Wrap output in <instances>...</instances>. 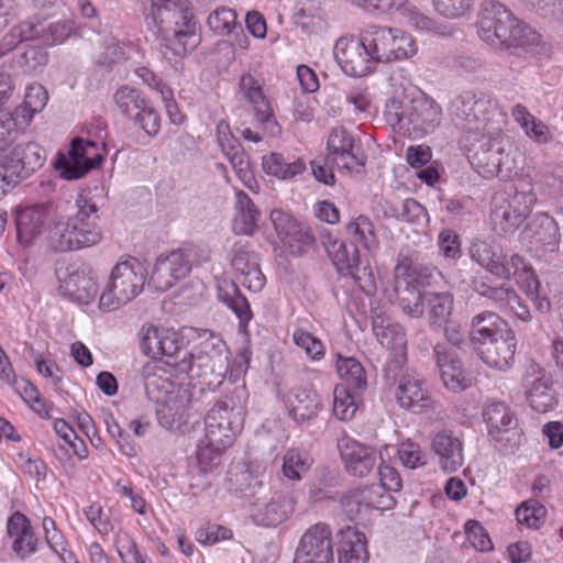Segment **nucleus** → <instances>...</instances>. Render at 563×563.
<instances>
[{
  "label": "nucleus",
  "instance_id": "nucleus-1",
  "mask_svg": "<svg viewBox=\"0 0 563 563\" xmlns=\"http://www.w3.org/2000/svg\"><path fill=\"white\" fill-rule=\"evenodd\" d=\"M150 15L167 60L184 58L200 43L188 0H151Z\"/></svg>",
  "mask_w": 563,
  "mask_h": 563
},
{
  "label": "nucleus",
  "instance_id": "nucleus-2",
  "mask_svg": "<svg viewBox=\"0 0 563 563\" xmlns=\"http://www.w3.org/2000/svg\"><path fill=\"white\" fill-rule=\"evenodd\" d=\"M76 213L58 216L49 230V243L56 252L77 251L98 244L102 239L101 230L96 225L99 219L98 207L87 196L80 194L76 198Z\"/></svg>",
  "mask_w": 563,
  "mask_h": 563
},
{
  "label": "nucleus",
  "instance_id": "nucleus-3",
  "mask_svg": "<svg viewBox=\"0 0 563 563\" xmlns=\"http://www.w3.org/2000/svg\"><path fill=\"white\" fill-rule=\"evenodd\" d=\"M479 36L483 41L505 49H518L529 45L534 33L520 22L505 5L494 0L482 4Z\"/></svg>",
  "mask_w": 563,
  "mask_h": 563
},
{
  "label": "nucleus",
  "instance_id": "nucleus-44",
  "mask_svg": "<svg viewBox=\"0 0 563 563\" xmlns=\"http://www.w3.org/2000/svg\"><path fill=\"white\" fill-rule=\"evenodd\" d=\"M169 328L154 324H143L139 331L140 346L142 352L153 358L161 361L163 341L168 334Z\"/></svg>",
  "mask_w": 563,
  "mask_h": 563
},
{
  "label": "nucleus",
  "instance_id": "nucleus-31",
  "mask_svg": "<svg viewBox=\"0 0 563 563\" xmlns=\"http://www.w3.org/2000/svg\"><path fill=\"white\" fill-rule=\"evenodd\" d=\"M288 415L295 421H305L317 416L319 410L318 395L309 388L294 387L282 395Z\"/></svg>",
  "mask_w": 563,
  "mask_h": 563
},
{
  "label": "nucleus",
  "instance_id": "nucleus-49",
  "mask_svg": "<svg viewBox=\"0 0 563 563\" xmlns=\"http://www.w3.org/2000/svg\"><path fill=\"white\" fill-rule=\"evenodd\" d=\"M367 561L368 551L365 536L361 532H352L344 542L339 563H367Z\"/></svg>",
  "mask_w": 563,
  "mask_h": 563
},
{
  "label": "nucleus",
  "instance_id": "nucleus-55",
  "mask_svg": "<svg viewBox=\"0 0 563 563\" xmlns=\"http://www.w3.org/2000/svg\"><path fill=\"white\" fill-rule=\"evenodd\" d=\"M408 20L409 23L417 30L431 32L441 36L453 35V27L451 25L439 23L419 11L410 10Z\"/></svg>",
  "mask_w": 563,
  "mask_h": 563
},
{
  "label": "nucleus",
  "instance_id": "nucleus-56",
  "mask_svg": "<svg viewBox=\"0 0 563 563\" xmlns=\"http://www.w3.org/2000/svg\"><path fill=\"white\" fill-rule=\"evenodd\" d=\"M235 20L236 14L232 9L221 7L209 14L207 24L216 33L229 34L235 25Z\"/></svg>",
  "mask_w": 563,
  "mask_h": 563
},
{
  "label": "nucleus",
  "instance_id": "nucleus-10",
  "mask_svg": "<svg viewBox=\"0 0 563 563\" xmlns=\"http://www.w3.org/2000/svg\"><path fill=\"white\" fill-rule=\"evenodd\" d=\"M327 252L340 274L350 276L362 291H375V278L369 263L362 260L353 242L335 240L327 246Z\"/></svg>",
  "mask_w": 563,
  "mask_h": 563
},
{
  "label": "nucleus",
  "instance_id": "nucleus-47",
  "mask_svg": "<svg viewBox=\"0 0 563 563\" xmlns=\"http://www.w3.org/2000/svg\"><path fill=\"white\" fill-rule=\"evenodd\" d=\"M347 233L353 236L362 246L371 252L377 249L378 240L375 234L373 222L365 216H360L346 225Z\"/></svg>",
  "mask_w": 563,
  "mask_h": 563
},
{
  "label": "nucleus",
  "instance_id": "nucleus-8",
  "mask_svg": "<svg viewBox=\"0 0 563 563\" xmlns=\"http://www.w3.org/2000/svg\"><path fill=\"white\" fill-rule=\"evenodd\" d=\"M199 338L200 343L192 352L188 351L186 363L189 368L187 373H190L191 377L222 378L229 367V351L224 341L210 330H202Z\"/></svg>",
  "mask_w": 563,
  "mask_h": 563
},
{
  "label": "nucleus",
  "instance_id": "nucleus-57",
  "mask_svg": "<svg viewBox=\"0 0 563 563\" xmlns=\"http://www.w3.org/2000/svg\"><path fill=\"white\" fill-rule=\"evenodd\" d=\"M294 343L305 351L311 360H321L324 356V346L322 342L311 333L298 329L292 334Z\"/></svg>",
  "mask_w": 563,
  "mask_h": 563
},
{
  "label": "nucleus",
  "instance_id": "nucleus-39",
  "mask_svg": "<svg viewBox=\"0 0 563 563\" xmlns=\"http://www.w3.org/2000/svg\"><path fill=\"white\" fill-rule=\"evenodd\" d=\"M163 341L162 358L165 364L174 367L178 373H187L189 365L186 363L188 351L184 336L173 328Z\"/></svg>",
  "mask_w": 563,
  "mask_h": 563
},
{
  "label": "nucleus",
  "instance_id": "nucleus-58",
  "mask_svg": "<svg viewBox=\"0 0 563 563\" xmlns=\"http://www.w3.org/2000/svg\"><path fill=\"white\" fill-rule=\"evenodd\" d=\"M227 448L218 446L205 435L197 450L198 464L202 471L208 472L218 465L220 457Z\"/></svg>",
  "mask_w": 563,
  "mask_h": 563
},
{
  "label": "nucleus",
  "instance_id": "nucleus-35",
  "mask_svg": "<svg viewBox=\"0 0 563 563\" xmlns=\"http://www.w3.org/2000/svg\"><path fill=\"white\" fill-rule=\"evenodd\" d=\"M426 317L429 327L440 331L452 319L454 296L450 291H424Z\"/></svg>",
  "mask_w": 563,
  "mask_h": 563
},
{
  "label": "nucleus",
  "instance_id": "nucleus-7",
  "mask_svg": "<svg viewBox=\"0 0 563 563\" xmlns=\"http://www.w3.org/2000/svg\"><path fill=\"white\" fill-rule=\"evenodd\" d=\"M450 111L455 123L468 132L498 135L501 131L500 128H489V114L495 111V106L484 92H462L451 101Z\"/></svg>",
  "mask_w": 563,
  "mask_h": 563
},
{
  "label": "nucleus",
  "instance_id": "nucleus-53",
  "mask_svg": "<svg viewBox=\"0 0 563 563\" xmlns=\"http://www.w3.org/2000/svg\"><path fill=\"white\" fill-rule=\"evenodd\" d=\"M48 62L47 51L40 45H26L19 55L16 63L24 73H36L42 70Z\"/></svg>",
  "mask_w": 563,
  "mask_h": 563
},
{
  "label": "nucleus",
  "instance_id": "nucleus-41",
  "mask_svg": "<svg viewBox=\"0 0 563 563\" xmlns=\"http://www.w3.org/2000/svg\"><path fill=\"white\" fill-rule=\"evenodd\" d=\"M470 256L481 267L494 274L495 266L504 258V250L495 241L475 240L470 246Z\"/></svg>",
  "mask_w": 563,
  "mask_h": 563
},
{
  "label": "nucleus",
  "instance_id": "nucleus-22",
  "mask_svg": "<svg viewBox=\"0 0 563 563\" xmlns=\"http://www.w3.org/2000/svg\"><path fill=\"white\" fill-rule=\"evenodd\" d=\"M344 468L351 476L366 477L377 466L375 448L346 438L339 445Z\"/></svg>",
  "mask_w": 563,
  "mask_h": 563
},
{
  "label": "nucleus",
  "instance_id": "nucleus-62",
  "mask_svg": "<svg viewBox=\"0 0 563 563\" xmlns=\"http://www.w3.org/2000/svg\"><path fill=\"white\" fill-rule=\"evenodd\" d=\"M229 162L231 163V166H232L234 173L236 174L239 179L242 181V184L245 187H247L250 190H252L253 192H257L258 191V183L255 179V177L251 170L250 162H249V157H247L246 153L243 152L239 156H235V157L233 156V158H231Z\"/></svg>",
  "mask_w": 563,
  "mask_h": 563
},
{
  "label": "nucleus",
  "instance_id": "nucleus-30",
  "mask_svg": "<svg viewBox=\"0 0 563 563\" xmlns=\"http://www.w3.org/2000/svg\"><path fill=\"white\" fill-rule=\"evenodd\" d=\"M495 135L484 134L472 154V164L484 177H493L500 172L504 150Z\"/></svg>",
  "mask_w": 563,
  "mask_h": 563
},
{
  "label": "nucleus",
  "instance_id": "nucleus-54",
  "mask_svg": "<svg viewBox=\"0 0 563 563\" xmlns=\"http://www.w3.org/2000/svg\"><path fill=\"white\" fill-rule=\"evenodd\" d=\"M178 280V277H176L164 255H159L151 274L150 284H152L158 291H166Z\"/></svg>",
  "mask_w": 563,
  "mask_h": 563
},
{
  "label": "nucleus",
  "instance_id": "nucleus-51",
  "mask_svg": "<svg viewBox=\"0 0 563 563\" xmlns=\"http://www.w3.org/2000/svg\"><path fill=\"white\" fill-rule=\"evenodd\" d=\"M358 390L349 389L343 385L336 386L333 391V413L340 420H350L353 418L357 404L355 400Z\"/></svg>",
  "mask_w": 563,
  "mask_h": 563
},
{
  "label": "nucleus",
  "instance_id": "nucleus-13",
  "mask_svg": "<svg viewBox=\"0 0 563 563\" xmlns=\"http://www.w3.org/2000/svg\"><path fill=\"white\" fill-rule=\"evenodd\" d=\"M249 496L252 498V518L256 525L275 527L286 520L294 510L291 500L280 493H272L258 479H254Z\"/></svg>",
  "mask_w": 563,
  "mask_h": 563
},
{
  "label": "nucleus",
  "instance_id": "nucleus-45",
  "mask_svg": "<svg viewBox=\"0 0 563 563\" xmlns=\"http://www.w3.org/2000/svg\"><path fill=\"white\" fill-rule=\"evenodd\" d=\"M336 371L349 389L363 390L367 383L362 364L354 357H340L336 362Z\"/></svg>",
  "mask_w": 563,
  "mask_h": 563
},
{
  "label": "nucleus",
  "instance_id": "nucleus-26",
  "mask_svg": "<svg viewBox=\"0 0 563 563\" xmlns=\"http://www.w3.org/2000/svg\"><path fill=\"white\" fill-rule=\"evenodd\" d=\"M431 449L443 471L456 472L463 465V443L452 431L437 432L432 437Z\"/></svg>",
  "mask_w": 563,
  "mask_h": 563
},
{
  "label": "nucleus",
  "instance_id": "nucleus-11",
  "mask_svg": "<svg viewBox=\"0 0 563 563\" xmlns=\"http://www.w3.org/2000/svg\"><path fill=\"white\" fill-rule=\"evenodd\" d=\"M365 38L378 64L408 58L417 53L413 38L399 29L371 25L365 29Z\"/></svg>",
  "mask_w": 563,
  "mask_h": 563
},
{
  "label": "nucleus",
  "instance_id": "nucleus-15",
  "mask_svg": "<svg viewBox=\"0 0 563 563\" xmlns=\"http://www.w3.org/2000/svg\"><path fill=\"white\" fill-rule=\"evenodd\" d=\"M120 112L142 129L148 136H155L161 130V118L155 109L134 88L123 86L113 96Z\"/></svg>",
  "mask_w": 563,
  "mask_h": 563
},
{
  "label": "nucleus",
  "instance_id": "nucleus-6",
  "mask_svg": "<svg viewBox=\"0 0 563 563\" xmlns=\"http://www.w3.org/2000/svg\"><path fill=\"white\" fill-rule=\"evenodd\" d=\"M146 269L136 258L119 262L111 271L106 289L100 296V308L113 311L132 301L145 285Z\"/></svg>",
  "mask_w": 563,
  "mask_h": 563
},
{
  "label": "nucleus",
  "instance_id": "nucleus-19",
  "mask_svg": "<svg viewBox=\"0 0 563 563\" xmlns=\"http://www.w3.org/2000/svg\"><path fill=\"white\" fill-rule=\"evenodd\" d=\"M271 220L283 245L289 253L299 256L307 246L314 242V238L303 223L297 222L289 213L282 210H273Z\"/></svg>",
  "mask_w": 563,
  "mask_h": 563
},
{
  "label": "nucleus",
  "instance_id": "nucleus-16",
  "mask_svg": "<svg viewBox=\"0 0 563 563\" xmlns=\"http://www.w3.org/2000/svg\"><path fill=\"white\" fill-rule=\"evenodd\" d=\"M97 145L91 141L75 139L70 144L68 157L60 154L56 161V168L65 179H79L90 169L98 168L103 162V155L93 153Z\"/></svg>",
  "mask_w": 563,
  "mask_h": 563
},
{
  "label": "nucleus",
  "instance_id": "nucleus-20",
  "mask_svg": "<svg viewBox=\"0 0 563 563\" xmlns=\"http://www.w3.org/2000/svg\"><path fill=\"white\" fill-rule=\"evenodd\" d=\"M398 405L412 413H423L434 409V400L416 373L404 374L396 390Z\"/></svg>",
  "mask_w": 563,
  "mask_h": 563
},
{
  "label": "nucleus",
  "instance_id": "nucleus-23",
  "mask_svg": "<svg viewBox=\"0 0 563 563\" xmlns=\"http://www.w3.org/2000/svg\"><path fill=\"white\" fill-rule=\"evenodd\" d=\"M2 159L9 165L10 177L21 181L43 166L46 155L37 143L29 142L15 145Z\"/></svg>",
  "mask_w": 563,
  "mask_h": 563
},
{
  "label": "nucleus",
  "instance_id": "nucleus-9",
  "mask_svg": "<svg viewBox=\"0 0 563 563\" xmlns=\"http://www.w3.org/2000/svg\"><path fill=\"white\" fill-rule=\"evenodd\" d=\"M537 200L533 187L520 183L509 199L495 205L490 214L494 231L499 235L514 233L530 216Z\"/></svg>",
  "mask_w": 563,
  "mask_h": 563
},
{
  "label": "nucleus",
  "instance_id": "nucleus-4",
  "mask_svg": "<svg viewBox=\"0 0 563 563\" xmlns=\"http://www.w3.org/2000/svg\"><path fill=\"white\" fill-rule=\"evenodd\" d=\"M245 395L235 389L218 400L205 418L206 437L213 444L222 448L232 445L239 432L243 429L245 419Z\"/></svg>",
  "mask_w": 563,
  "mask_h": 563
},
{
  "label": "nucleus",
  "instance_id": "nucleus-43",
  "mask_svg": "<svg viewBox=\"0 0 563 563\" xmlns=\"http://www.w3.org/2000/svg\"><path fill=\"white\" fill-rule=\"evenodd\" d=\"M474 290L483 298H486L492 305L506 312L510 303L516 301V290L512 287L498 285L493 286L485 282H474Z\"/></svg>",
  "mask_w": 563,
  "mask_h": 563
},
{
  "label": "nucleus",
  "instance_id": "nucleus-21",
  "mask_svg": "<svg viewBox=\"0 0 563 563\" xmlns=\"http://www.w3.org/2000/svg\"><path fill=\"white\" fill-rule=\"evenodd\" d=\"M239 87L243 98L252 106L258 124L271 134H275L278 131V124L260 81L253 75L244 74L240 79Z\"/></svg>",
  "mask_w": 563,
  "mask_h": 563
},
{
  "label": "nucleus",
  "instance_id": "nucleus-34",
  "mask_svg": "<svg viewBox=\"0 0 563 563\" xmlns=\"http://www.w3.org/2000/svg\"><path fill=\"white\" fill-rule=\"evenodd\" d=\"M60 289L64 295L81 305L90 303L98 294L95 279L86 269H75L60 279Z\"/></svg>",
  "mask_w": 563,
  "mask_h": 563
},
{
  "label": "nucleus",
  "instance_id": "nucleus-40",
  "mask_svg": "<svg viewBox=\"0 0 563 563\" xmlns=\"http://www.w3.org/2000/svg\"><path fill=\"white\" fill-rule=\"evenodd\" d=\"M218 297L239 318L240 328L245 329L252 319V311L249 301L241 295L239 287L233 282H223L218 286Z\"/></svg>",
  "mask_w": 563,
  "mask_h": 563
},
{
  "label": "nucleus",
  "instance_id": "nucleus-61",
  "mask_svg": "<svg viewBox=\"0 0 563 563\" xmlns=\"http://www.w3.org/2000/svg\"><path fill=\"white\" fill-rule=\"evenodd\" d=\"M474 0H432L434 10L446 19L464 15L473 5Z\"/></svg>",
  "mask_w": 563,
  "mask_h": 563
},
{
  "label": "nucleus",
  "instance_id": "nucleus-52",
  "mask_svg": "<svg viewBox=\"0 0 563 563\" xmlns=\"http://www.w3.org/2000/svg\"><path fill=\"white\" fill-rule=\"evenodd\" d=\"M196 253L197 252L194 246L185 245L164 255V257L173 268L176 277L180 280L189 275Z\"/></svg>",
  "mask_w": 563,
  "mask_h": 563
},
{
  "label": "nucleus",
  "instance_id": "nucleus-33",
  "mask_svg": "<svg viewBox=\"0 0 563 563\" xmlns=\"http://www.w3.org/2000/svg\"><path fill=\"white\" fill-rule=\"evenodd\" d=\"M495 276L510 280L517 279L518 283H527L528 292L530 295L538 291L539 282L534 276V272L525 257L517 253L510 255L504 253V258L495 266Z\"/></svg>",
  "mask_w": 563,
  "mask_h": 563
},
{
  "label": "nucleus",
  "instance_id": "nucleus-46",
  "mask_svg": "<svg viewBox=\"0 0 563 563\" xmlns=\"http://www.w3.org/2000/svg\"><path fill=\"white\" fill-rule=\"evenodd\" d=\"M399 306L404 313L411 318H422L426 313L424 291L420 292L417 286L407 285L402 290L396 288Z\"/></svg>",
  "mask_w": 563,
  "mask_h": 563
},
{
  "label": "nucleus",
  "instance_id": "nucleus-63",
  "mask_svg": "<svg viewBox=\"0 0 563 563\" xmlns=\"http://www.w3.org/2000/svg\"><path fill=\"white\" fill-rule=\"evenodd\" d=\"M87 520L93 526V528L103 536H108L113 531V525L110 518L103 512L102 507L99 504H92L84 509Z\"/></svg>",
  "mask_w": 563,
  "mask_h": 563
},
{
  "label": "nucleus",
  "instance_id": "nucleus-25",
  "mask_svg": "<svg viewBox=\"0 0 563 563\" xmlns=\"http://www.w3.org/2000/svg\"><path fill=\"white\" fill-rule=\"evenodd\" d=\"M393 496L378 484L364 486L352 490L345 498L349 512H363L371 509L385 510L393 507Z\"/></svg>",
  "mask_w": 563,
  "mask_h": 563
},
{
  "label": "nucleus",
  "instance_id": "nucleus-38",
  "mask_svg": "<svg viewBox=\"0 0 563 563\" xmlns=\"http://www.w3.org/2000/svg\"><path fill=\"white\" fill-rule=\"evenodd\" d=\"M235 216L233 230L238 234L251 235L257 227L260 211L251 198L242 190L235 191Z\"/></svg>",
  "mask_w": 563,
  "mask_h": 563
},
{
  "label": "nucleus",
  "instance_id": "nucleus-18",
  "mask_svg": "<svg viewBox=\"0 0 563 563\" xmlns=\"http://www.w3.org/2000/svg\"><path fill=\"white\" fill-rule=\"evenodd\" d=\"M294 563H333L329 526L317 523L302 536Z\"/></svg>",
  "mask_w": 563,
  "mask_h": 563
},
{
  "label": "nucleus",
  "instance_id": "nucleus-24",
  "mask_svg": "<svg viewBox=\"0 0 563 563\" xmlns=\"http://www.w3.org/2000/svg\"><path fill=\"white\" fill-rule=\"evenodd\" d=\"M437 367L444 386L452 391H461L471 385L459 356L446 345L438 343L433 347Z\"/></svg>",
  "mask_w": 563,
  "mask_h": 563
},
{
  "label": "nucleus",
  "instance_id": "nucleus-64",
  "mask_svg": "<svg viewBox=\"0 0 563 563\" xmlns=\"http://www.w3.org/2000/svg\"><path fill=\"white\" fill-rule=\"evenodd\" d=\"M32 527L29 519L20 511L14 512L7 525V532L11 540L20 538L30 544Z\"/></svg>",
  "mask_w": 563,
  "mask_h": 563
},
{
  "label": "nucleus",
  "instance_id": "nucleus-50",
  "mask_svg": "<svg viewBox=\"0 0 563 563\" xmlns=\"http://www.w3.org/2000/svg\"><path fill=\"white\" fill-rule=\"evenodd\" d=\"M312 460L306 454L294 449L286 451L283 457L282 473L291 481H300L301 474L309 471Z\"/></svg>",
  "mask_w": 563,
  "mask_h": 563
},
{
  "label": "nucleus",
  "instance_id": "nucleus-27",
  "mask_svg": "<svg viewBox=\"0 0 563 563\" xmlns=\"http://www.w3.org/2000/svg\"><path fill=\"white\" fill-rule=\"evenodd\" d=\"M379 343L394 352L393 358L387 362L385 371L388 377L395 378L397 372L402 367L406 361V335L399 324L386 323L374 331Z\"/></svg>",
  "mask_w": 563,
  "mask_h": 563
},
{
  "label": "nucleus",
  "instance_id": "nucleus-42",
  "mask_svg": "<svg viewBox=\"0 0 563 563\" xmlns=\"http://www.w3.org/2000/svg\"><path fill=\"white\" fill-rule=\"evenodd\" d=\"M264 170L280 179H290L306 169L302 159L288 162L282 154L271 153L263 158Z\"/></svg>",
  "mask_w": 563,
  "mask_h": 563
},
{
  "label": "nucleus",
  "instance_id": "nucleus-14",
  "mask_svg": "<svg viewBox=\"0 0 563 563\" xmlns=\"http://www.w3.org/2000/svg\"><path fill=\"white\" fill-rule=\"evenodd\" d=\"M365 38V30L360 38L340 37L334 45V57L342 70L351 77H363L372 73L378 60Z\"/></svg>",
  "mask_w": 563,
  "mask_h": 563
},
{
  "label": "nucleus",
  "instance_id": "nucleus-29",
  "mask_svg": "<svg viewBox=\"0 0 563 563\" xmlns=\"http://www.w3.org/2000/svg\"><path fill=\"white\" fill-rule=\"evenodd\" d=\"M481 358L490 367L500 371L509 368L515 361L516 338L512 330L478 349Z\"/></svg>",
  "mask_w": 563,
  "mask_h": 563
},
{
  "label": "nucleus",
  "instance_id": "nucleus-17",
  "mask_svg": "<svg viewBox=\"0 0 563 563\" xmlns=\"http://www.w3.org/2000/svg\"><path fill=\"white\" fill-rule=\"evenodd\" d=\"M366 156L361 152L353 135L344 128H334L327 142V163L339 169L352 172L365 165Z\"/></svg>",
  "mask_w": 563,
  "mask_h": 563
},
{
  "label": "nucleus",
  "instance_id": "nucleus-28",
  "mask_svg": "<svg viewBox=\"0 0 563 563\" xmlns=\"http://www.w3.org/2000/svg\"><path fill=\"white\" fill-rule=\"evenodd\" d=\"M49 217L48 205H33L19 209L15 214L18 240L23 244L31 243L33 239L42 234Z\"/></svg>",
  "mask_w": 563,
  "mask_h": 563
},
{
  "label": "nucleus",
  "instance_id": "nucleus-12",
  "mask_svg": "<svg viewBox=\"0 0 563 563\" xmlns=\"http://www.w3.org/2000/svg\"><path fill=\"white\" fill-rule=\"evenodd\" d=\"M488 437L496 449L505 454L512 453L520 443V432L511 410L501 401H492L483 409Z\"/></svg>",
  "mask_w": 563,
  "mask_h": 563
},
{
  "label": "nucleus",
  "instance_id": "nucleus-32",
  "mask_svg": "<svg viewBox=\"0 0 563 563\" xmlns=\"http://www.w3.org/2000/svg\"><path fill=\"white\" fill-rule=\"evenodd\" d=\"M531 244L543 253L559 250L561 234L559 224L549 213H538L529 225Z\"/></svg>",
  "mask_w": 563,
  "mask_h": 563
},
{
  "label": "nucleus",
  "instance_id": "nucleus-36",
  "mask_svg": "<svg viewBox=\"0 0 563 563\" xmlns=\"http://www.w3.org/2000/svg\"><path fill=\"white\" fill-rule=\"evenodd\" d=\"M510 330L507 323L493 311L476 314L471 322L470 340L481 347Z\"/></svg>",
  "mask_w": 563,
  "mask_h": 563
},
{
  "label": "nucleus",
  "instance_id": "nucleus-60",
  "mask_svg": "<svg viewBox=\"0 0 563 563\" xmlns=\"http://www.w3.org/2000/svg\"><path fill=\"white\" fill-rule=\"evenodd\" d=\"M150 76L154 80L155 91L159 95L172 123L179 124L181 122V117L174 99V92L172 88L163 82L159 78H157L156 75Z\"/></svg>",
  "mask_w": 563,
  "mask_h": 563
},
{
  "label": "nucleus",
  "instance_id": "nucleus-37",
  "mask_svg": "<svg viewBox=\"0 0 563 563\" xmlns=\"http://www.w3.org/2000/svg\"><path fill=\"white\" fill-rule=\"evenodd\" d=\"M532 373H527L525 384L528 387L526 395L531 408L540 413L547 412L554 407V397L549 388V380L544 375L539 373L536 364L530 365Z\"/></svg>",
  "mask_w": 563,
  "mask_h": 563
},
{
  "label": "nucleus",
  "instance_id": "nucleus-5",
  "mask_svg": "<svg viewBox=\"0 0 563 563\" xmlns=\"http://www.w3.org/2000/svg\"><path fill=\"white\" fill-rule=\"evenodd\" d=\"M384 114L391 126L415 136L433 132L441 121V108L426 98L409 101L391 98L386 103Z\"/></svg>",
  "mask_w": 563,
  "mask_h": 563
},
{
  "label": "nucleus",
  "instance_id": "nucleus-59",
  "mask_svg": "<svg viewBox=\"0 0 563 563\" xmlns=\"http://www.w3.org/2000/svg\"><path fill=\"white\" fill-rule=\"evenodd\" d=\"M398 218L416 225H422L429 222L427 209L412 198L405 199L401 202Z\"/></svg>",
  "mask_w": 563,
  "mask_h": 563
},
{
  "label": "nucleus",
  "instance_id": "nucleus-48",
  "mask_svg": "<svg viewBox=\"0 0 563 563\" xmlns=\"http://www.w3.org/2000/svg\"><path fill=\"white\" fill-rule=\"evenodd\" d=\"M519 523L530 529H539L547 515L545 507L536 498H530L521 503L515 511Z\"/></svg>",
  "mask_w": 563,
  "mask_h": 563
}]
</instances>
